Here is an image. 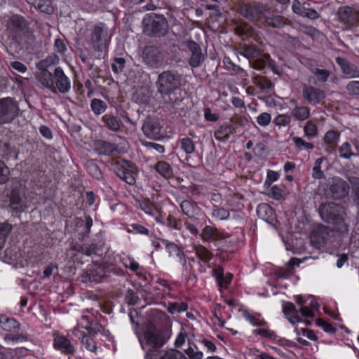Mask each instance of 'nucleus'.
Returning a JSON list of instances; mask_svg holds the SVG:
<instances>
[{
	"label": "nucleus",
	"mask_w": 359,
	"mask_h": 359,
	"mask_svg": "<svg viewBox=\"0 0 359 359\" xmlns=\"http://www.w3.org/2000/svg\"><path fill=\"white\" fill-rule=\"evenodd\" d=\"M183 76L175 69L163 71L158 76L156 81L157 92L161 97L165 98L169 97L168 103L175 107L179 102L178 100H173L170 95L180 90L182 86Z\"/></svg>",
	"instance_id": "f257e3e1"
},
{
	"label": "nucleus",
	"mask_w": 359,
	"mask_h": 359,
	"mask_svg": "<svg viewBox=\"0 0 359 359\" xmlns=\"http://www.w3.org/2000/svg\"><path fill=\"white\" fill-rule=\"evenodd\" d=\"M318 211L322 219L335 225L337 231L342 233L348 231V225L344 222L345 210L341 205L333 202L322 203Z\"/></svg>",
	"instance_id": "f03ea898"
},
{
	"label": "nucleus",
	"mask_w": 359,
	"mask_h": 359,
	"mask_svg": "<svg viewBox=\"0 0 359 359\" xmlns=\"http://www.w3.org/2000/svg\"><path fill=\"white\" fill-rule=\"evenodd\" d=\"M111 38L107 27L103 22L97 23L91 29L90 43L95 51H102L107 48Z\"/></svg>",
	"instance_id": "7ed1b4c3"
},
{
	"label": "nucleus",
	"mask_w": 359,
	"mask_h": 359,
	"mask_svg": "<svg viewBox=\"0 0 359 359\" xmlns=\"http://www.w3.org/2000/svg\"><path fill=\"white\" fill-rule=\"evenodd\" d=\"M269 6L259 1L245 4L241 3L238 12L245 18L253 22H261L268 11Z\"/></svg>",
	"instance_id": "20e7f679"
},
{
	"label": "nucleus",
	"mask_w": 359,
	"mask_h": 359,
	"mask_svg": "<svg viewBox=\"0 0 359 359\" xmlns=\"http://www.w3.org/2000/svg\"><path fill=\"white\" fill-rule=\"evenodd\" d=\"M349 185L344 180L336 177L332 179V182L327 185L324 190V195L327 198L341 199L348 194Z\"/></svg>",
	"instance_id": "39448f33"
},
{
	"label": "nucleus",
	"mask_w": 359,
	"mask_h": 359,
	"mask_svg": "<svg viewBox=\"0 0 359 359\" xmlns=\"http://www.w3.org/2000/svg\"><path fill=\"white\" fill-rule=\"evenodd\" d=\"M146 25L144 32L149 36H161L166 34L168 30L167 20L161 15L151 16L145 19Z\"/></svg>",
	"instance_id": "423d86ee"
},
{
	"label": "nucleus",
	"mask_w": 359,
	"mask_h": 359,
	"mask_svg": "<svg viewBox=\"0 0 359 359\" xmlns=\"http://www.w3.org/2000/svg\"><path fill=\"white\" fill-rule=\"evenodd\" d=\"M19 107L11 97L0 100V124L12 121L18 114Z\"/></svg>",
	"instance_id": "0eeeda50"
},
{
	"label": "nucleus",
	"mask_w": 359,
	"mask_h": 359,
	"mask_svg": "<svg viewBox=\"0 0 359 359\" xmlns=\"http://www.w3.org/2000/svg\"><path fill=\"white\" fill-rule=\"evenodd\" d=\"M4 195L8 199L9 206L13 211L22 212L27 208L24 195L21 194L18 184L7 187Z\"/></svg>",
	"instance_id": "6e6552de"
},
{
	"label": "nucleus",
	"mask_w": 359,
	"mask_h": 359,
	"mask_svg": "<svg viewBox=\"0 0 359 359\" xmlns=\"http://www.w3.org/2000/svg\"><path fill=\"white\" fill-rule=\"evenodd\" d=\"M8 25V38L11 39L14 43L20 44L22 36L27 26L25 19L20 15H13L9 20Z\"/></svg>",
	"instance_id": "1a4fd4ad"
},
{
	"label": "nucleus",
	"mask_w": 359,
	"mask_h": 359,
	"mask_svg": "<svg viewBox=\"0 0 359 359\" xmlns=\"http://www.w3.org/2000/svg\"><path fill=\"white\" fill-rule=\"evenodd\" d=\"M114 170L117 176L127 184H135L136 167L131 162L124 160L118 161L115 165Z\"/></svg>",
	"instance_id": "9d476101"
},
{
	"label": "nucleus",
	"mask_w": 359,
	"mask_h": 359,
	"mask_svg": "<svg viewBox=\"0 0 359 359\" xmlns=\"http://www.w3.org/2000/svg\"><path fill=\"white\" fill-rule=\"evenodd\" d=\"M162 124L159 118L148 116L144 121L142 130L144 135L153 140H159L163 137Z\"/></svg>",
	"instance_id": "9b49d317"
},
{
	"label": "nucleus",
	"mask_w": 359,
	"mask_h": 359,
	"mask_svg": "<svg viewBox=\"0 0 359 359\" xmlns=\"http://www.w3.org/2000/svg\"><path fill=\"white\" fill-rule=\"evenodd\" d=\"M337 16L341 23L349 27L359 26V11L354 7L349 6L339 7Z\"/></svg>",
	"instance_id": "f8f14e48"
},
{
	"label": "nucleus",
	"mask_w": 359,
	"mask_h": 359,
	"mask_svg": "<svg viewBox=\"0 0 359 359\" xmlns=\"http://www.w3.org/2000/svg\"><path fill=\"white\" fill-rule=\"evenodd\" d=\"M331 236V231L327 226L319 225L311 232L310 241L313 247L320 249L330 242Z\"/></svg>",
	"instance_id": "ddd939ff"
},
{
	"label": "nucleus",
	"mask_w": 359,
	"mask_h": 359,
	"mask_svg": "<svg viewBox=\"0 0 359 359\" xmlns=\"http://www.w3.org/2000/svg\"><path fill=\"white\" fill-rule=\"evenodd\" d=\"M144 62L153 68L163 65L165 57L163 53L155 46H147L143 50Z\"/></svg>",
	"instance_id": "4468645a"
},
{
	"label": "nucleus",
	"mask_w": 359,
	"mask_h": 359,
	"mask_svg": "<svg viewBox=\"0 0 359 359\" xmlns=\"http://www.w3.org/2000/svg\"><path fill=\"white\" fill-rule=\"evenodd\" d=\"M184 46L190 53L189 65L193 68L201 66L204 62L205 55L203 53L201 46L192 40L185 41Z\"/></svg>",
	"instance_id": "2eb2a0df"
},
{
	"label": "nucleus",
	"mask_w": 359,
	"mask_h": 359,
	"mask_svg": "<svg viewBox=\"0 0 359 359\" xmlns=\"http://www.w3.org/2000/svg\"><path fill=\"white\" fill-rule=\"evenodd\" d=\"M144 339L146 341L145 344L143 343V341L140 339V342L143 349H146V346H149L151 347L150 349L156 350L162 347L165 343V340L162 334L156 330H148L144 333Z\"/></svg>",
	"instance_id": "dca6fc26"
},
{
	"label": "nucleus",
	"mask_w": 359,
	"mask_h": 359,
	"mask_svg": "<svg viewBox=\"0 0 359 359\" xmlns=\"http://www.w3.org/2000/svg\"><path fill=\"white\" fill-rule=\"evenodd\" d=\"M86 329L88 330L89 335L84 334L83 332L78 327L74 329L73 334L76 337L81 338L82 346L87 351L95 353L97 346L93 339V336L96 334V332H95L92 327L88 326H86Z\"/></svg>",
	"instance_id": "f3484780"
},
{
	"label": "nucleus",
	"mask_w": 359,
	"mask_h": 359,
	"mask_svg": "<svg viewBox=\"0 0 359 359\" xmlns=\"http://www.w3.org/2000/svg\"><path fill=\"white\" fill-rule=\"evenodd\" d=\"M53 81L54 89H57L60 93L65 94L69 91L71 81L60 67H56L54 70Z\"/></svg>",
	"instance_id": "a211bd4d"
},
{
	"label": "nucleus",
	"mask_w": 359,
	"mask_h": 359,
	"mask_svg": "<svg viewBox=\"0 0 359 359\" xmlns=\"http://www.w3.org/2000/svg\"><path fill=\"white\" fill-rule=\"evenodd\" d=\"M303 97L309 103L318 104L325 97V92L319 88L304 85L302 90Z\"/></svg>",
	"instance_id": "6ab92c4d"
},
{
	"label": "nucleus",
	"mask_w": 359,
	"mask_h": 359,
	"mask_svg": "<svg viewBox=\"0 0 359 359\" xmlns=\"http://www.w3.org/2000/svg\"><path fill=\"white\" fill-rule=\"evenodd\" d=\"M53 347L64 354H73L75 351L70 340L64 336H56L55 337Z\"/></svg>",
	"instance_id": "aec40b11"
},
{
	"label": "nucleus",
	"mask_w": 359,
	"mask_h": 359,
	"mask_svg": "<svg viewBox=\"0 0 359 359\" xmlns=\"http://www.w3.org/2000/svg\"><path fill=\"white\" fill-rule=\"evenodd\" d=\"M94 149L100 155L110 156L117 151L116 144L104 140H97L94 142Z\"/></svg>",
	"instance_id": "412c9836"
},
{
	"label": "nucleus",
	"mask_w": 359,
	"mask_h": 359,
	"mask_svg": "<svg viewBox=\"0 0 359 359\" xmlns=\"http://www.w3.org/2000/svg\"><path fill=\"white\" fill-rule=\"evenodd\" d=\"M336 62L340 66L342 72L349 78L359 77V70L354 65L348 62L345 58L338 57L336 58Z\"/></svg>",
	"instance_id": "4be33fe9"
},
{
	"label": "nucleus",
	"mask_w": 359,
	"mask_h": 359,
	"mask_svg": "<svg viewBox=\"0 0 359 359\" xmlns=\"http://www.w3.org/2000/svg\"><path fill=\"white\" fill-rule=\"evenodd\" d=\"M0 156L6 160L16 159L18 151L8 140H0Z\"/></svg>",
	"instance_id": "5701e85b"
},
{
	"label": "nucleus",
	"mask_w": 359,
	"mask_h": 359,
	"mask_svg": "<svg viewBox=\"0 0 359 359\" xmlns=\"http://www.w3.org/2000/svg\"><path fill=\"white\" fill-rule=\"evenodd\" d=\"M264 23L273 28H282L285 25V22L283 16L278 15H271V8L268 7V11L263 20Z\"/></svg>",
	"instance_id": "b1692460"
},
{
	"label": "nucleus",
	"mask_w": 359,
	"mask_h": 359,
	"mask_svg": "<svg viewBox=\"0 0 359 359\" xmlns=\"http://www.w3.org/2000/svg\"><path fill=\"white\" fill-rule=\"evenodd\" d=\"M283 309L285 317L293 325L299 321V315L295 306L289 302H283Z\"/></svg>",
	"instance_id": "393cba45"
},
{
	"label": "nucleus",
	"mask_w": 359,
	"mask_h": 359,
	"mask_svg": "<svg viewBox=\"0 0 359 359\" xmlns=\"http://www.w3.org/2000/svg\"><path fill=\"white\" fill-rule=\"evenodd\" d=\"M235 32L244 37H251L253 36L254 30L252 27L247 22L243 21H235L233 22Z\"/></svg>",
	"instance_id": "a878e982"
},
{
	"label": "nucleus",
	"mask_w": 359,
	"mask_h": 359,
	"mask_svg": "<svg viewBox=\"0 0 359 359\" xmlns=\"http://www.w3.org/2000/svg\"><path fill=\"white\" fill-rule=\"evenodd\" d=\"M37 76L38 81L46 88L54 91V74L53 75L47 69L40 70Z\"/></svg>",
	"instance_id": "bb28decb"
},
{
	"label": "nucleus",
	"mask_w": 359,
	"mask_h": 359,
	"mask_svg": "<svg viewBox=\"0 0 359 359\" xmlns=\"http://www.w3.org/2000/svg\"><path fill=\"white\" fill-rule=\"evenodd\" d=\"M257 214L260 219L269 222L273 219V210L269 205L261 203L257 208Z\"/></svg>",
	"instance_id": "cd10ccee"
},
{
	"label": "nucleus",
	"mask_w": 359,
	"mask_h": 359,
	"mask_svg": "<svg viewBox=\"0 0 359 359\" xmlns=\"http://www.w3.org/2000/svg\"><path fill=\"white\" fill-rule=\"evenodd\" d=\"M102 120L109 130L114 132L121 130V121L113 114H107L102 116Z\"/></svg>",
	"instance_id": "c85d7f7f"
},
{
	"label": "nucleus",
	"mask_w": 359,
	"mask_h": 359,
	"mask_svg": "<svg viewBox=\"0 0 359 359\" xmlns=\"http://www.w3.org/2000/svg\"><path fill=\"white\" fill-rule=\"evenodd\" d=\"M182 212L190 218H194L198 213V207L196 203L188 200H184L180 203Z\"/></svg>",
	"instance_id": "c756f323"
},
{
	"label": "nucleus",
	"mask_w": 359,
	"mask_h": 359,
	"mask_svg": "<svg viewBox=\"0 0 359 359\" xmlns=\"http://www.w3.org/2000/svg\"><path fill=\"white\" fill-rule=\"evenodd\" d=\"M241 54L248 58L249 60L262 56V50L257 48L255 46L252 45L244 46L241 48Z\"/></svg>",
	"instance_id": "7c9ffc66"
},
{
	"label": "nucleus",
	"mask_w": 359,
	"mask_h": 359,
	"mask_svg": "<svg viewBox=\"0 0 359 359\" xmlns=\"http://www.w3.org/2000/svg\"><path fill=\"white\" fill-rule=\"evenodd\" d=\"M156 170L163 177L169 179L173 176L170 165L165 161H158L155 165Z\"/></svg>",
	"instance_id": "2f4dec72"
},
{
	"label": "nucleus",
	"mask_w": 359,
	"mask_h": 359,
	"mask_svg": "<svg viewBox=\"0 0 359 359\" xmlns=\"http://www.w3.org/2000/svg\"><path fill=\"white\" fill-rule=\"evenodd\" d=\"M291 116L295 118L298 121H305L306 120L309 116H310V109L308 107L301 106L297 107L296 106L292 111H291Z\"/></svg>",
	"instance_id": "473e14b6"
},
{
	"label": "nucleus",
	"mask_w": 359,
	"mask_h": 359,
	"mask_svg": "<svg viewBox=\"0 0 359 359\" xmlns=\"http://www.w3.org/2000/svg\"><path fill=\"white\" fill-rule=\"evenodd\" d=\"M13 229V226L8 222L0 223V250H1Z\"/></svg>",
	"instance_id": "72a5a7b5"
},
{
	"label": "nucleus",
	"mask_w": 359,
	"mask_h": 359,
	"mask_svg": "<svg viewBox=\"0 0 359 359\" xmlns=\"http://www.w3.org/2000/svg\"><path fill=\"white\" fill-rule=\"evenodd\" d=\"M32 6L41 13L51 14L53 12L50 0H36Z\"/></svg>",
	"instance_id": "f704fd0d"
},
{
	"label": "nucleus",
	"mask_w": 359,
	"mask_h": 359,
	"mask_svg": "<svg viewBox=\"0 0 359 359\" xmlns=\"http://www.w3.org/2000/svg\"><path fill=\"white\" fill-rule=\"evenodd\" d=\"M0 324L1 327L6 331H12L19 328L20 323L14 318H9L5 316H0Z\"/></svg>",
	"instance_id": "c9c22d12"
},
{
	"label": "nucleus",
	"mask_w": 359,
	"mask_h": 359,
	"mask_svg": "<svg viewBox=\"0 0 359 359\" xmlns=\"http://www.w3.org/2000/svg\"><path fill=\"white\" fill-rule=\"evenodd\" d=\"M59 62V57L55 54H52L51 55L47 57L44 60H41L39 61L36 67L39 70H45L47 69L49 67L57 64Z\"/></svg>",
	"instance_id": "e433bc0d"
},
{
	"label": "nucleus",
	"mask_w": 359,
	"mask_h": 359,
	"mask_svg": "<svg viewBox=\"0 0 359 359\" xmlns=\"http://www.w3.org/2000/svg\"><path fill=\"white\" fill-rule=\"evenodd\" d=\"M325 158L321 157L316 160L314 166L312 170V177L316 180H321L325 178V174L321 170V164L324 161Z\"/></svg>",
	"instance_id": "4c0bfd02"
},
{
	"label": "nucleus",
	"mask_w": 359,
	"mask_h": 359,
	"mask_svg": "<svg viewBox=\"0 0 359 359\" xmlns=\"http://www.w3.org/2000/svg\"><path fill=\"white\" fill-rule=\"evenodd\" d=\"M181 149L187 154H191L195 151V144L189 137H183L180 140Z\"/></svg>",
	"instance_id": "58836bf2"
},
{
	"label": "nucleus",
	"mask_w": 359,
	"mask_h": 359,
	"mask_svg": "<svg viewBox=\"0 0 359 359\" xmlns=\"http://www.w3.org/2000/svg\"><path fill=\"white\" fill-rule=\"evenodd\" d=\"M196 252L201 260L204 262H208L212 257V253L204 246H196Z\"/></svg>",
	"instance_id": "ea45409f"
},
{
	"label": "nucleus",
	"mask_w": 359,
	"mask_h": 359,
	"mask_svg": "<svg viewBox=\"0 0 359 359\" xmlns=\"http://www.w3.org/2000/svg\"><path fill=\"white\" fill-rule=\"evenodd\" d=\"M231 130L230 127L227 126H222L219 128L215 131V137L220 141H225L229 139Z\"/></svg>",
	"instance_id": "a19ab883"
},
{
	"label": "nucleus",
	"mask_w": 359,
	"mask_h": 359,
	"mask_svg": "<svg viewBox=\"0 0 359 359\" xmlns=\"http://www.w3.org/2000/svg\"><path fill=\"white\" fill-rule=\"evenodd\" d=\"M159 359H187L180 351L171 348L165 351Z\"/></svg>",
	"instance_id": "79ce46f5"
},
{
	"label": "nucleus",
	"mask_w": 359,
	"mask_h": 359,
	"mask_svg": "<svg viewBox=\"0 0 359 359\" xmlns=\"http://www.w3.org/2000/svg\"><path fill=\"white\" fill-rule=\"evenodd\" d=\"M165 248L170 255H175L179 258L180 261H182L185 263L184 255L176 244L170 243L167 244Z\"/></svg>",
	"instance_id": "37998d69"
},
{
	"label": "nucleus",
	"mask_w": 359,
	"mask_h": 359,
	"mask_svg": "<svg viewBox=\"0 0 359 359\" xmlns=\"http://www.w3.org/2000/svg\"><path fill=\"white\" fill-rule=\"evenodd\" d=\"M270 57L269 55H264L262 53V56L258 58H255L253 62L250 61V65L253 69L257 70H262L265 67L266 61L269 60Z\"/></svg>",
	"instance_id": "c03bdc74"
},
{
	"label": "nucleus",
	"mask_w": 359,
	"mask_h": 359,
	"mask_svg": "<svg viewBox=\"0 0 359 359\" xmlns=\"http://www.w3.org/2000/svg\"><path fill=\"white\" fill-rule=\"evenodd\" d=\"M90 105L92 110L97 115H99L104 112L107 107L106 103L104 101L96 98L93 99L91 101Z\"/></svg>",
	"instance_id": "a18cd8bd"
},
{
	"label": "nucleus",
	"mask_w": 359,
	"mask_h": 359,
	"mask_svg": "<svg viewBox=\"0 0 359 359\" xmlns=\"http://www.w3.org/2000/svg\"><path fill=\"white\" fill-rule=\"evenodd\" d=\"M348 180L352 186L354 201L359 205V177L351 176Z\"/></svg>",
	"instance_id": "49530a36"
},
{
	"label": "nucleus",
	"mask_w": 359,
	"mask_h": 359,
	"mask_svg": "<svg viewBox=\"0 0 359 359\" xmlns=\"http://www.w3.org/2000/svg\"><path fill=\"white\" fill-rule=\"evenodd\" d=\"M305 136L308 140H311L318 135L317 126L311 121H308L304 128Z\"/></svg>",
	"instance_id": "de8ad7c7"
},
{
	"label": "nucleus",
	"mask_w": 359,
	"mask_h": 359,
	"mask_svg": "<svg viewBox=\"0 0 359 359\" xmlns=\"http://www.w3.org/2000/svg\"><path fill=\"white\" fill-rule=\"evenodd\" d=\"M292 140L293 141L294 145L296 147H297L299 149H305L306 150H313L314 148V146L313 144L304 141L302 138L299 137H293L292 138Z\"/></svg>",
	"instance_id": "09e8293b"
},
{
	"label": "nucleus",
	"mask_w": 359,
	"mask_h": 359,
	"mask_svg": "<svg viewBox=\"0 0 359 359\" xmlns=\"http://www.w3.org/2000/svg\"><path fill=\"white\" fill-rule=\"evenodd\" d=\"M138 204L140 209L148 215H154L157 212L153 204L148 201H139Z\"/></svg>",
	"instance_id": "8fccbe9b"
},
{
	"label": "nucleus",
	"mask_w": 359,
	"mask_h": 359,
	"mask_svg": "<svg viewBox=\"0 0 359 359\" xmlns=\"http://www.w3.org/2000/svg\"><path fill=\"white\" fill-rule=\"evenodd\" d=\"M292 9L294 13L304 17L307 9L306 4H301L299 0H294Z\"/></svg>",
	"instance_id": "3c124183"
},
{
	"label": "nucleus",
	"mask_w": 359,
	"mask_h": 359,
	"mask_svg": "<svg viewBox=\"0 0 359 359\" xmlns=\"http://www.w3.org/2000/svg\"><path fill=\"white\" fill-rule=\"evenodd\" d=\"M10 176V170L8 167L0 160V184H3L7 182Z\"/></svg>",
	"instance_id": "603ef678"
},
{
	"label": "nucleus",
	"mask_w": 359,
	"mask_h": 359,
	"mask_svg": "<svg viewBox=\"0 0 359 359\" xmlns=\"http://www.w3.org/2000/svg\"><path fill=\"white\" fill-rule=\"evenodd\" d=\"M340 156L344 158H350L355 154L351 151V146L348 142L344 143L339 148Z\"/></svg>",
	"instance_id": "864d4df0"
},
{
	"label": "nucleus",
	"mask_w": 359,
	"mask_h": 359,
	"mask_svg": "<svg viewBox=\"0 0 359 359\" xmlns=\"http://www.w3.org/2000/svg\"><path fill=\"white\" fill-rule=\"evenodd\" d=\"M243 316L246 320L250 321V323H252L255 326H265L267 324L266 321L260 320L259 317L255 315H252L248 312L245 311Z\"/></svg>",
	"instance_id": "5fc2aeb1"
},
{
	"label": "nucleus",
	"mask_w": 359,
	"mask_h": 359,
	"mask_svg": "<svg viewBox=\"0 0 359 359\" xmlns=\"http://www.w3.org/2000/svg\"><path fill=\"white\" fill-rule=\"evenodd\" d=\"M87 170L90 175L96 179H101L102 174L98 165L95 163L90 162L87 165Z\"/></svg>",
	"instance_id": "6e6d98bb"
},
{
	"label": "nucleus",
	"mask_w": 359,
	"mask_h": 359,
	"mask_svg": "<svg viewBox=\"0 0 359 359\" xmlns=\"http://www.w3.org/2000/svg\"><path fill=\"white\" fill-rule=\"evenodd\" d=\"M339 137V133L334 130H330L326 133L324 140L326 144H334L337 143Z\"/></svg>",
	"instance_id": "4d7b16f0"
},
{
	"label": "nucleus",
	"mask_w": 359,
	"mask_h": 359,
	"mask_svg": "<svg viewBox=\"0 0 359 359\" xmlns=\"http://www.w3.org/2000/svg\"><path fill=\"white\" fill-rule=\"evenodd\" d=\"M346 90L349 95L359 96V81H350L346 87Z\"/></svg>",
	"instance_id": "13d9d810"
},
{
	"label": "nucleus",
	"mask_w": 359,
	"mask_h": 359,
	"mask_svg": "<svg viewBox=\"0 0 359 359\" xmlns=\"http://www.w3.org/2000/svg\"><path fill=\"white\" fill-rule=\"evenodd\" d=\"M291 121L290 116L288 114H279L274 119V123L279 126H287Z\"/></svg>",
	"instance_id": "bf43d9fd"
},
{
	"label": "nucleus",
	"mask_w": 359,
	"mask_h": 359,
	"mask_svg": "<svg viewBox=\"0 0 359 359\" xmlns=\"http://www.w3.org/2000/svg\"><path fill=\"white\" fill-rule=\"evenodd\" d=\"M212 216L217 219L223 220L229 217V212L224 208H217L212 211Z\"/></svg>",
	"instance_id": "052dcab7"
},
{
	"label": "nucleus",
	"mask_w": 359,
	"mask_h": 359,
	"mask_svg": "<svg viewBox=\"0 0 359 359\" xmlns=\"http://www.w3.org/2000/svg\"><path fill=\"white\" fill-rule=\"evenodd\" d=\"M271 121V116L267 112L261 113L257 118V122L262 126H268Z\"/></svg>",
	"instance_id": "680f3d73"
},
{
	"label": "nucleus",
	"mask_w": 359,
	"mask_h": 359,
	"mask_svg": "<svg viewBox=\"0 0 359 359\" xmlns=\"http://www.w3.org/2000/svg\"><path fill=\"white\" fill-rule=\"evenodd\" d=\"M130 228L128 230V232H135L143 235H149V233L148 229L139 224H133L130 225Z\"/></svg>",
	"instance_id": "e2e57ef3"
},
{
	"label": "nucleus",
	"mask_w": 359,
	"mask_h": 359,
	"mask_svg": "<svg viewBox=\"0 0 359 359\" xmlns=\"http://www.w3.org/2000/svg\"><path fill=\"white\" fill-rule=\"evenodd\" d=\"M125 62V59L122 57L116 58L114 60V63L111 65V68L113 71L116 74L121 72L123 69Z\"/></svg>",
	"instance_id": "0e129e2a"
},
{
	"label": "nucleus",
	"mask_w": 359,
	"mask_h": 359,
	"mask_svg": "<svg viewBox=\"0 0 359 359\" xmlns=\"http://www.w3.org/2000/svg\"><path fill=\"white\" fill-rule=\"evenodd\" d=\"M279 177V174L277 172L273 170H268L267 177L264 182V185L266 187H270L273 182L278 180Z\"/></svg>",
	"instance_id": "69168bd1"
},
{
	"label": "nucleus",
	"mask_w": 359,
	"mask_h": 359,
	"mask_svg": "<svg viewBox=\"0 0 359 359\" xmlns=\"http://www.w3.org/2000/svg\"><path fill=\"white\" fill-rule=\"evenodd\" d=\"M316 324L321 327L324 331L327 332L334 333L336 331L335 328L333 327L330 323L323 320L321 318L317 319Z\"/></svg>",
	"instance_id": "338daca9"
},
{
	"label": "nucleus",
	"mask_w": 359,
	"mask_h": 359,
	"mask_svg": "<svg viewBox=\"0 0 359 359\" xmlns=\"http://www.w3.org/2000/svg\"><path fill=\"white\" fill-rule=\"evenodd\" d=\"M126 300L130 305H135L138 303L140 298L135 295L132 290H128L126 295Z\"/></svg>",
	"instance_id": "774afa93"
}]
</instances>
